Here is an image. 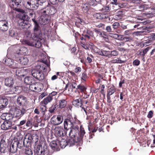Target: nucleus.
Listing matches in <instances>:
<instances>
[{"instance_id": "1", "label": "nucleus", "mask_w": 155, "mask_h": 155, "mask_svg": "<svg viewBox=\"0 0 155 155\" xmlns=\"http://www.w3.org/2000/svg\"><path fill=\"white\" fill-rule=\"evenodd\" d=\"M39 34H38V33L31 34L29 31L26 32L25 33L26 35L31 41L24 40L22 41V44L31 46L35 47L38 48H40L41 46V44L40 42V41L42 40L41 32H40Z\"/></svg>"}, {"instance_id": "2", "label": "nucleus", "mask_w": 155, "mask_h": 155, "mask_svg": "<svg viewBox=\"0 0 155 155\" xmlns=\"http://www.w3.org/2000/svg\"><path fill=\"white\" fill-rule=\"evenodd\" d=\"M38 141V137L36 135L28 133L25 136L23 143L26 147H31L32 143H36Z\"/></svg>"}, {"instance_id": "3", "label": "nucleus", "mask_w": 155, "mask_h": 155, "mask_svg": "<svg viewBox=\"0 0 155 155\" xmlns=\"http://www.w3.org/2000/svg\"><path fill=\"white\" fill-rule=\"evenodd\" d=\"M76 118L73 117L71 115H68L67 118L64 122V128L66 130L74 127V124L75 123Z\"/></svg>"}, {"instance_id": "4", "label": "nucleus", "mask_w": 155, "mask_h": 155, "mask_svg": "<svg viewBox=\"0 0 155 155\" xmlns=\"http://www.w3.org/2000/svg\"><path fill=\"white\" fill-rule=\"evenodd\" d=\"M87 97H79L78 98L73 100L72 102L73 105L78 108H81L83 106H85L86 104H89Z\"/></svg>"}, {"instance_id": "5", "label": "nucleus", "mask_w": 155, "mask_h": 155, "mask_svg": "<svg viewBox=\"0 0 155 155\" xmlns=\"http://www.w3.org/2000/svg\"><path fill=\"white\" fill-rule=\"evenodd\" d=\"M47 147V146L45 143L43 147L41 145H38L35 152L37 155H51Z\"/></svg>"}, {"instance_id": "6", "label": "nucleus", "mask_w": 155, "mask_h": 155, "mask_svg": "<svg viewBox=\"0 0 155 155\" xmlns=\"http://www.w3.org/2000/svg\"><path fill=\"white\" fill-rule=\"evenodd\" d=\"M23 5L26 8L32 10H35L37 9L39 5V4L37 3L35 4H31V1L29 0H23L22 2Z\"/></svg>"}, {"instance_id": "7", "label": "nucleus", "mask_w": 155, "mask_h": 155, "mask_svg": "<svg viewBox=\"0 0 155 155\" xmlns=\"http://www.w3.org/2000/svg\"><path fill=\"white\" fill-rule=\"evenodd\" d=\"M41 15L39 19L40 24L45 25L48 23L50 21L51 17L46 13H44L41 10Z\"/></svg>"}, {"instance_id": "8", "label": "nucleus", "mask_w": 155, "mask_h": 155, "mask_svg": "<svg viewBox=\"0 0 155 155\" xmlns=\"http://www.w3.org/2000/svg\"><path fill=\"white\" fill-rule=\"evenodd\" d=\"M31 73L33 77L40 81L43 80L44 78V75L41 70H33L31 71Z\"/></svg>"}, {"instance_id": "9", "label": "nucleus", "mask_w": 155, "mask_h": 155, "mask_svg": "<svg viewBox=\"0 0 155 155\" xmlns=\"http://www.w3.org/2000/svg\"><path fill=\"white\" fill-rule=\"evenodd\" d=\"M63 120V117L60 115H54L51 118V124L54 125H57L61 124Z\"/></svg>"}, {"instance_id": "10", "label": "nucleus", "mask_w": 155, "mask_h": 155, "mask_svg": "<svg viewBox=\"0 0 155 155\" xmlns=\"http://www.w3.org/2000/svg\"><path fill=\"white\" fill-rule=\"evenodd\" d=\"M15 0V1L12 0L10 2L9 5L11 8L17 12L21 13H24L25 11L20 8V7L21 6V5L19 4V2L17 1V0Z\"/></svg>"}, {"instance_id": "11", "label": "nucleus", "mask_w": 155, "mask_h": 155, "mask_svg": "<svg viewBox=\"0 0 155 155\" xmlns=\"http://www.w3.org/2000/svg\"><path fill=\"white\" fill-rule=\"evenodd\" d=\"M54 131V134L56 137H61L64 136V135H67V132L65 131L61 126L55 127Z\"/></svg>"}, {"instance_id": "12", "label": "nucleus", "mask_w": 155, "mask_h": 155, "mask_svg": "<svg viewBox=\"0 0 155 155\" xmlns=\"http://www.w3.org/2000/svg\"><path fill=\"white\" fill-rule=\"evenodd\" d=\"M15 61L20 63L22 68H23L24 66L27 65L28 62V60L26 57H19L18 54L15 55Z\"/></svg>"}, {"instance_id": "13", "label": "nucleus", "mask_w": 155, "mask_h": 155, "mask_svg": "<svg viewBox=\"0 0 155 155\" xmlns=\"http://www.w3.org/2000/svg\"><path fill=\"white\" fill-rule=\"evenodd\" d=\"M19 108H16L14 113L15 117L20 118L26 112V108L18 106Z\"/></svg>"}, {"instance_id": "14", "label": "nucleus", "mask_w": 155, "mask_h": 155, "mask_svg": "<svg viewBox=\"0 0 155 155\" xmlns=\"http://www.w3.org/2000/svg\"><path fill=\"white\" fill-rule=\"evenodd\" d=\"M78 134L79 137H77L78 141L81 142L83 140L87 142L88 140V139L85 136L84 137V135L85 134V132L84 128L82 126H81L80 128L79 132L78 133Z\"/></svg>"}, {"instance_id": "15", "label": "nucleus", "mask_w": 155, "mask_h": 155, "mask_svg": "<svg viewBox=\"0 0 155 155\" xmlns=\"http://www.w3.org/2000/svg\"><path fill=\"white\" fill-rule=\"evenodd\" d=\"M41 10L44 13H46L49 16L54 14L56 12V8L50 5L48 6Z\"/></svg>"}, {"instance_id": "16", "label": "nucleus", "mask_w": 155, "mask_h": 155, "mask_svg": "<svg viewBox=\"0 0 155 155\" xmlns=\"http://www.w3.org/2000/svg\"><path fill=\"white\" fill-rule=\"evenodd\" d=\"M27 101V98L22 95L19 96L17 100V102L18 106L26 108V103Z\"/></svg>"}, {"instance_id": "17", "label": "nucleus", "mask_w": 155, "mask_h": 155, "mask_svg": "<svg viewBox=\"0 0 155 155\" xmlns=\"http://www.w3.org/2000/svg\"><path fill=\"white\" fill-rule=\"evenodd\" d=\"M43 104H40L38 108H39V111L42 113L43 117H45V120H48L50 117V115L46 116L45 115V113L47 111V107L46 105Z\"/></svg>"}, {"instance_id": "18", "label": "nucleus", "mask_w": 155, "mask_h": 155, "mask_svg": "<svg viewBox=\"0 0 155 155\" xmlns=\"http://www.w3.org/2000/svg\"><path fill=\"white\" fill-rule=\"evenodd\" d=\"M79 127L78 126L71 129V130L68 134L69 136L71 138H76V136L77 135L79 131Z\"/></svg>"}, {"instance_id": "19", "label": "nucleus", "mask_w": 155, "mask_h": 155, "mask_svg": "<svg viewBox=\"0 0 155 155\" xmlns=\"http://www.w3.org/2000/svg\"><path fill=\"white\" fill-rule=\"evenodd\" d=\"M1 118L5 121H11V122L14 121L13 119L15 118L13 116L12 114L8 113H3L1 115Z\"/></svg>"}, {"instance_id": "20", "label": "nucleus", "mask_w": 155, "mask_h": 155, "mask_svg": "<svg viewBox=\"0 0 155 155\" xmlns=\"http://www.w3.org/2000/svg\"><path fill=\"white\" fill-rule=\"evenodd\" d=\"M58 140H53L50 143V146L53 152L54 151H57L60 150V148L58 144Z\"/></svg>"}, {"instance_id": "21", "label": "nucleus", "mask_w": 155, "mask_h": 155, "mask_svg": "<svg viewBox=\"0 0 155 155\" xmlns=\"http://www.w3.org/2000/svg\"><path fill=\"white\" fill-rule=\"evenodd\" d=\"M67 98L62 99L58 100L56 102V104L57 106V108L60 109H62L65 107L67 104Z\"/></svg>"}, {"instance_id": "22", "label": "nucleus", "mask_w": 155, "mask_h": 155, "mask_svg": "<svg viewBox=\"0 0 155 155\" xmlns=\"http://www.w3.org/2000/svg\"><path fill=\"white\" fill-rule=\"evenodd\" d=\"M8 28V24L7 21L5 20L0 21V30L2 31H6Z\"/></svg>"}, {"instance_id": "23", "label": "nucleus", "mask_w": 155, "mask_h": 155, "mask_svg": "<svg viewBox=\"0 0 155 155\" xmlns=\"http://www.w3.org/2000/svg\"><path fill=\"white\" fill-rule=\"evenodd\" d=\"M12 124L11 121H4L1 127L2 130H7L12 128Z\"/></svg>"}, {"instance_id": "24", "label": "nucleus", "mask_w": 155, "mask_h": 155, "mask_svg": "<svg viewBox=\"0 0 155 155\" xmlns=\"http://www.w3.org/2000/svg\"><path fill=\"white\" fill-rule=\"evenodd\" d=\"M32 20L34 22L35 25L33 33H34V34L38 33V34H40V32H41L40 29V27L35 18H32Z\"/></svg>"}, {"instance_id": "25", "label": "nucleus", "mask_w": 155, "mask_h": 155, "mask_svg": "<svg viewBox=\"0 0 155 155\" xmlns=\"http://www.w3.org/2000/svg\"><path fill=\"white\" fill-rule=\"evenodd\" d=\"M8 104V100L5 97H0V108L5 107Z\"/></svg>"}, {"instance_id": "26", "label": "nucleus", "mask_w": 155, "mask_h": 155, "mask_svg": "<svg viewBox=\"0 0 155 155\" xmlns=\"http://www.w3.org/2000/svg\"><path fill=\"white\" fill-rule=\"evenodd\" d=\"M28 51V49L27 48L24 47H21L19 48V49L16 51V54L15 55L18 54L19 55V54H26Z\"/></svg>"}, {"instance_id": "27", "label": "nucleus", "mask_w": 155, "mask_h": 155, "mask_svg": "<svg viewBox=\"0 0 155 155\" xmlns=\"http://www.w3.org/2000/svg\"><path fill=\"white\" fill-rule=\"evenodd\" d=\"M5 85L8 87L12 86L14 84V81L12 78L9 77L5 78Z\"/></svg>"}, {"instance_id": "28", "label": "nucleus", "mask_w": 155, "mask_h": 155, "mask_svg": "<svg viewBox=\"0 0 155 155\" xmlns=\"http://www.w3.org/2000/svg\"><path fill=\"white\" fill-rule=\"evenodd\" d=\"M149 49V47H147L144 49L138 51L137 52V55L139 57L141 56V57L143 58V59L145 54L148 51Z\"/></svg>"}, {"instance_id": "29", "label": "nucleus", "mask_w": 155, "mask_h": 155, "mask_svg": "<svg viewBox=\"0 0 155 155\" xmlns=\"http://www.w3.org/2000/svg\"><path fill=\"white\" fill-rule=\"evenodd\" d=\"M79 141H78L77 139L76 138H71L69 139L68 141H67V145L69 147H71L74 145L75 143H77L78 142H79Z\"/></svg>"}, {"instance_id": "30", "label": "nucleus", "mask_w": 155, "mask_h": 155, "mask_svg": "<svg viewBox=\"0 0 155 155\" xmlns=\"http://www.w3.org/2000/svg\"><path fill=\"white\" fill-rule=\"evenodd\" d=\"M0 151L1 155H10L9 150L6 148V146H0Z\"/></svg>"}, {"instance_id": "31", "label": "nucleus", "mask_w": 155, "mask_h": 155, "mask_svg": "<svg viewBox=\"0 0 155 155\" xmlns=\"http://www.w3.org/2000/svg\"><path fill=\"white\" fill-rule=\"evenodd\" d=\"M58 144L59 147L61 148H64L67 145V140L64 139H61V140H58Z\"/></svg>"}, {"instance_id": "32", "label": "nucleus", "mask_w": 155, "mask_h": 155, "mask_svg": "<svg viewBox=\"0 0 155 155\" xmlns=\"http://www.w3.org/2000/svg\"><path fill=\"white\" fill-rule=\"evenodd\" d=\"M9 36L13 37H16L18 35V32L17 29L15 28H13L12 30H10L9 31Z\"/></svg>"}, {"instance_id": "33", "label": "nucleus", "mask_w": 155, "mask_h": 155, "mask_svg": "<svg viewBox=\"0 0 155 155\" xmlns=\"http://www.w3.org/2000/svg\"><path fill=\"white\" fill-rule=\"evenodd\" d=\"M77 90V91L78 92L79 91L81 92L85 93L86 91V87L82 84H80L77 86V87L76 88Z\"/></svg>"}, {"instance_id": "34", "label": "nucleus", "mask_w": 155, "mask_h": 155, "mask_svg": "<svg viewBox=\"0 0 155 155\" xmlns=\"http://www.w3.org/2000/svg\"><path fill=\"white\" fill-rule=\"evenodd\" d=\"M110 52L107 51L103 49H101L100 51H99V54L100 55L105 56L108 58H111V55L110 54V53H108Z\"/></svg>"}, {"instance_id": "35", "label": "nucleus", "mask_w": 155, "mask_h": 155, "mask_svg": "<svg viewBox=\"0 0 155 155\" xmlns=\"http://www.w3.org/2000/svg\"><path fill=\"white\" fill-rule=\"evenodd\" d=\"M53 99V98L48 95L43 99L41 102V103L44 104L46 105L48 103L50 102Z\"/></svg>"}, {"instance_id": "36", "label": "nucleus", "mask_w": 155, "mask_h": 155, "mask_svg": "<svg viewBox=\"0 0 155 155\" xmlns=\"http://www.w3.org/2000/svg\"><path fill=\"white\" fill-rule=\"evenodd\" d=\"M35 92H39L41 91L43 88V84L40 82L35 83Z\"/></svg>"}, {"instance_id": "37", "label": "nucleus", "mask_w": 155, "mask_h": 155, "mask_svg": "<svg viewBox=\"0 0 155 155\" xmlns=\"http://www.w3.org/2000/svg\"><path fill=\"white\" fill-rule=\"evenodd\" d=\"M35 83L33 84L32 83L30 85L29 88L28 87L26 88H25V89H26L24 90L27 92H29V91L35 92Z\"/></svg>"}, {"instance_id": "38", "label": "nucleus", "mask_w": 155, "mask_h": 155, "mask_svg": "<svg viewBox=\"0 0 155 155\" xmlns=\"http://www.w3.org/2000/svg\"><path fill=\"white\" fill-rule=\"evenodd\" d=\"M34 81L32 77L27 76L25 77L24 79V81L27 84L30 85Z\"/></svg>"}, {"instance_id": "39", "label": "nucleus", "mask_w": 155, "mask_h": 155, "mask_svg": "<svg viewBox=\"0 0 155 155\" xmlns=\"http://www.w3.org/2000/svg\"><path fill=\"white\" fill-rule=\"evenodd\" d=\"M57 106L56 104L55 105H53L51 107L49 108L48 111L50 113H54L55 111L57 110Z\"/></svg>"}, {"instance_id": "40", "label": "nucleus", "mask_w": 155, "mask_h": 155, "mask_svg": "<svg viewBox=\"0 0 155 155\" xmlns=\"http://www.w3.org/2000/svg\"><path fill=\"white\" fill-rule=\"evenodd\" d=\"M89 104H86L85 106H83L81 108V109L83 110L86 113V115L88 116L89 113V108L88 107Z\"/></svg>"}, {"instance_id": "41", "label": "nucleus", "mask_w": 155, "mask_h": 155, "mask_svg": "<svg viewBox=\"0 0 155 155\" xmlns=\"http://www.w3.org/2000/svg\"><path fill=\"white\" fill-rule=\"evenodd\" d=\"M29 147H26L25 150V152L23 153L24 155H32L33 151Z\"/></svg>"}, {"instance_id": "42", "label": "nucleus", "mask_w": 155, "mask_h": 155, "mask_svg": "<svg viewBox=\"0 0 155 155\" xmlns=\"http://www.w3.org/2000/svg\"><path fill=\"white\" fill-rule=\"evenodd\" d=\"M116 91V89L114 86L111 87L107 91V94L111 95L113 94Z\"/></svg>"}, {"instance_id": "43", "label": "nucleus", "mask_w": 155, "mask_h": 155, "mask_svg": "<svg viewBox=\"0 0 155 155\" xmlns=\"http://www.w3.org/2000/svg\"><path fill=\"white\" fill-rule=\"evenodd\" d=\"M14 88L13 87H11L8 89L5 90V93L7 94H15Z\"/></svg>"}, {"instance_id": "44", "label": "nucleus", "mask_w": 155, "mask_h": 155, "mask_svg": "<svg viewBox=\"0 0 155 155\" xmlns=\"http://www.w3.org/2000/svg\"><path fill=\"white\" fill-rule=\"evenodd\" d=\"M22 15L20 16L19 18L23 22H25V21H27L28 19V16L24 14V13H22Z\"/></svg>"}, {"instance_id": "45", "label": "nucleus", "mask_w": 155, "mask_h": 155, "mask_svg": "<svg viewBox=\"0 0 155 155\" xmlns=\"http://www.w3.org/2000/svg\"><path fill=\"white\" fill-rule=\"evenodd\" d=\"M33 123V119L31 118L28 119L26 123V126L27 127H31Z\"/></svg>"}, {"instance_id": "46", "label": "nucleus", "mask_w": 155, "mask_h": 155, "mask_svg": "<svg viewBox=\"0 0 155 155\" xmlns=\"http://www.w3.org/2000/svg\"><path fill=\"white\" fill-rule=\"evenodd\" d=\"M100 37L103 38L104 39L106 42H108L109 41V40L108 38V36L104 32H102Z\"/></svg>"}, {"instance_id": "47", "label": "nucleus", "mask_w": 155, "mask_h": 155, "mask_svg": "<svg viewBox=\"0 0 155 155\" xmlns=\"http://www.w3.org/2000/svg\"><path fill=\"white\" fill-rule=\"evenodd\" d=\"M42 62L46 65L47 67L49 68V60L47 58L45 57V58H43L42 60Z\"/></svg>"}, {"instance_id": "48", "label": "nucleus", "mask_w": 155, "mask_h": 155, "mask_svg": "<svg viewBox=\"0 0 155 155\" xmlns=\"http://www.w3.org/2000/svg\"><path fill=\"white\" fill-rule=\"evenodd\" d=\"M17 149L16 147H14V145L11 143V145L9 149V152H11L12 153H15Z\"/></svg>"}, {"instance_id": "49", "label": "nucleus", "mask_w": 155, "mask_h": 155, "mask_svg": "<svg viewBox=\"0 0 155 155\" xmlns=\"http://www.w3.org/2000/svg\"><path fill=\"white\" fill-rule=\"evenodd\" d=\"M5 63L6 65L10 66L13 64V62L11 59L8 58L5 60Z\"/></svg>"}, {"instance_id": "50", "label": "nucleus", "mask_w": 155, "mask_h": 155, "mask_svg": "<svg viewBox=\"0 0 155 155\" xmlns=\"http://www.w3.org/2000/svg\"><path fill=\"white\" fill-rule=\"evenodd\" d=\"M82 10L84 12H86L88 10L89 7L87 4H84L82 5Z\"/></svg>"}, {"instance_id": "51", "label": "nucleus", "mask_w": 155, "mask_h": 155, "mask_svg": "<svg viewBox=\"0 0 155 155\" xmlns=\"http://www.w3.org/2000/svg\"><path fill=\"white\" fill-rule=\"evenodd\" d=\"M151 31L152 30L151 28L146 27L144 29L143 31H142V33L143 34L147 35V33L151 32Z\"/></svg>"}, {"instance_id": "52", "label": "nucleus", "mask_w": 155, "mask_h": 155, "mask_svg": "<svg viewBox=\"0 0 155 155\" xmlns=\"http://www.w3.org/2000/svg\"><path fill=\"white\" fill-rule=\"evenodd\" d=\"M88 77L87 75V74L84 72L82 73L81 75V79L84 81H85L87 79Z\"/></svg>"}, {"instance_id": "53", "label": "nucleus", "mask_w": 155, "mask_h": 155, "mask_svg": "<svg viewBox=\"0 0 155 155\" xmlns=\"http://www.w3.org/2000/svg\"><path fill=\"white\" fill-rule=\"evenodd\" d=\"M119 52L117 51L116 50H114L111 51L110 53V54L111 55V57L112 56H117Z\"/></svg>"}, {"instance_id": "54", "label": "nucleus", "mask_w": 155, "mask_h": 155, "mask_svg": "<svg viewBox=\"0 0 155 155\" xmlns=\"http://www.w3.org/2000/svg\"><path fill=\"white\" fill-rule=\"evenodd\" d=\"M101 13H96L94 14L93 15V18L94 19H101Z\"/></svg>"}, {"instance_id": "55", "label": "nucleus", "mask_w": 155, "mask_h": 155, "mask_svg": "<svg viewBox=\"0 0 155 155\" xmlns=\"http://www.w3.org/2000/svg\"><path fill=\"white\" fill-rule=\"evenodd\" d=\"M112 26L114 30L116 29L120 26V24L118 22H115L112 24Z\"/></svg>"}, {"instance_id": "56", "label": "nucleus", "mask_w": 155, "mask_h": 155, "mask_svg": "<svg viewBox=\"0 0 155 155\" xmlns=\"http://www.w3.org/2000/svg\"><path fill=\"white\" fill-rule=\"evenodd\" d=\"M109 36L116 39H117L119 37L118 34H110Z\"/></svg>"}, {"instance_id": "57", "label": "nucleus", "mask_w": 155, "mask_h": 155, "mask_svg": "<svg viewBox=\"0 0 155 155\" xmlns=\"http://www.w3.org/2000/svg\"><path fill=\"white\" fill-rule=\"evenodd\" d=\"M140 63V61L138 59H136L133 62V64L134 66H138Z\"/></svg>"}, {"instance_id": "58", "label": "nucleus", "mask_w": 155, "mask_h": 155, "mask_svg": "<svg viewBox=\"0 0 155 155\" xmlns=\"http://www.w3.org/2000/svg\"><path fill=\"white\" fill-rule=\"evenodd\" d=\"M71 53L73 54L74 55H76L77 53V49L76 47H74L71 49Z\"/></svg>"}, {"instance_id": "59", "label": "nucleus", "mask_w": 155, "mask_h": 155, "mask_svg": "<svg viewBox=\"0 0 155 155\" xmlns=\"http://www.w3.org/2000/svg\"><path fill=\"white\" fill-rule=\"evenodd\" d=\"M153 111H150L147 115V117L149 118H151L153 116Z\"/></svg>"}, {"instance_id": "60", "label": "nucleus", "mask_w": 155, "mask_h": 155, "mask_svg": "<svg viewBox=\"0 0 155 155\" xmlns=\"http://www.w3.org/2000/svg\"><path fill=\"white\" fill-rule=\"evenodd\" d=\"M6 146V142L4 139H1L0 142V146Z\"/></svg>"}, {"instance_id": "61", "label": "nucleus", "mask_w": 155, "mask_h": 155, "mask_svg": "<svg viewBox=\"0 0 155 155\" xmlns=\"http://www.w3.org/2000/svg\"><path fill=\"white\" fill-rule=\"evenodd\" d=\"M101 19H104L107 18L108 17V15L101 13Z\"/></svg>"}, {"instance_id": "62", "label": "nucleus", "mask_w": 155, "mask_h": 155, "mask_svg": "<svg viewBox=\"0 0 155 155\" xmlns=\"http://www.w3.org/2000/svg\"><path fill=\"white\" fill-rule=\"evenodd\" d=\"M106 30L108 32H111L113 31L110 26H107L106 28Z\"/></svg>"}, {"instance_id": "63", "label": "nucleus", "mask_w": 155, "mask_h": 155, "mask_svg": "<svg viewBox=\"0 0 155 155\" xmlns=\"http://www.w3.org/2000/svg\"><path fill=\"white\" fill-rule=\"evenodd\" d=\"M101 10L104 12L108 11L110 10V8L108 6H104L102 8Z\"/></svg>"}, {"instance_id": "64", "label": "nucleus", "mask_w": 155, "mask_h": 155, "mask_svg": "<svg viewBox=\"0 0 155 155\" xmlns=\"http://www.w3.org/2000/svg\"><path fill=\"white\" fill-rule=\"evenodd\" d=\"M148 38L151 40H155V33H153L148 37Z\"/></svg>"}]
</instances>
